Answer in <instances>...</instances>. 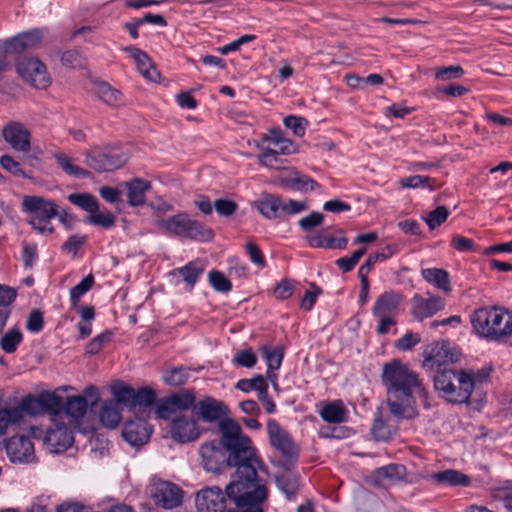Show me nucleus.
Here are the masks:
<instances>
[{
	"mask_svg": "<svg viewBox=\"0 0 512 512\" xmlns=\"http://www.w3.org/2000/svg\"><path fill=\"white\" fill-rule=\"evenodd\" d=\"M45 442L52 448V451L59 452L72 446L73 435L64 423H55L54 428L47 429Z\"/></svg>",
	"mask_w": 512,
	"mask_h": 512,
	"instance_id": "nucleus-22",
	"label": "nucleus"
},
{
	"mask_svg": "<svg viewBox=\"0 0 512 512\" xmlns=\"http://www.w3.org/2000/svg\"><path fill=\"white\" fill-rule=\"evenodd\" d=\"M168 398L171 402L170 404L173 405L179 413L189 409L192 410L195 402V394L189 389H181L178 392L169 395Z\"/></svg>",
	"mask_w": 512,
	"mask_h": 512,
	"instance_id": "nucleus-38",
	"label": "nucleus"
},
{
	"mask_svg": "<svg viewBox=\"0 0 512 512\" xmlns=\"http://www.w3.org/2000/svg\"><path fill=\"white\" fill-rule=\"evenodd\" d=\"M397 252L396 245H386L382 251L370 254L365 262L360 266L358 274H362L368 277L369 272L373 269L374 265L379 262L388 259Z\"/></svg>",
	"mask_w": 512,
	"mask_h": 512,
	"instance_id": "nucleus-37",
	"label": "nucleus"
},
{
	"mask_svg": "<svg viewBox=\"0 0 512 512\" xmlns=\"http://www.w3.org/2000/svg\"><path fill=\"white\" fill-rule=\"evenodd\" d=\"M275 483L288 500H294L296 498L299 489V477L296 474L286 472L275 475Z\"/></svg>",
	"mask_w": 512,
	"mask_h": 512,
	"instance_id": "nucleus-33",
	"label": "nucleus"
},
{
	"mask_svg": "<svg viewBox=\"0 0 512 512\" xmlns=\"http://www.w3.org/2000/svg\"><path fill=\"white\" fill-rule=\"evenodd\" d=\"M6 453L12 462H30L34 457V446L25 435L9 438L5 445Z\"/></svg>",
	"mask_w": 512,
	"mask_h": 512,
	"instance_id": "nucleus-20",
	"label": "nucleus"
},
{
	"mask_svg": "<svg viewBox=\"0 0 512 512\" xmlns=\"http://www.w3.org/2000/svg\"><path fill=\"white\" fill-rule=\"evenodd\" d=\"M431 478L438 484L449 486H469L470 478L468 475L453 469H447L436 472Z\"/></svg>",
	"mask_w": 512,
	"mask_h": 512,
	"instance_id": "nucleus-31",
	"label": "nucleus"
},
{
	"mask_svg": "<svg viewBox=\"0 0 512 512\" xmlns=\"http://www.w3.org/2000/svg\"><path fill=\"white\" fill-rule=\"evenodd\" d=\"M124 51L129 53L131 57L135 60L138 71L148 80L156 82L160 73L156 69V67L152 64L149 56L142 50L134 47L128 46L124 48Z\"/></svg>",
	"mask_w": 512,
	"mask_h": 512,
	"instance_id": "nucleus-26",
	"label": "nucleus"
},
{
	"mask_svg": "<svg viewBox=\"0 0 512 512\" xmlns=\"http://www.w3.org/2000/svg\"><path fill=\"white\" fill-rule=\"evenodd\" d=\"M42 37L43 32L39 28L27 30L0 41V50L4 54H20L25 50L35 48L41 42Z\"/></svg>",
	"mask_w": 512,
	"mask_h": 512,
	"instance_id": "nucleus-14",
	"label": "nucleus"
},
{
	"mask_svg": "<svg viewBox=\"0 0 512 512\" xmlns=\"http://www.w3.org/2000/svg\"><path fill=\"white\" fill-rule=\"evenodd\" d=\"M265 142L272 147V151H275L278 156L289 154L292 147L290 140L279 136L265 137L262 143L264 144Z\"/></svg>",
	"mask_w": 512,
	"mask_h": 512,
	"instance_id": "nucleus-54",
	"label": "nucleus"
},
{
	"mask_svg": "<svg viewBox=\"0 0 512 512\" xmlns=\"http://www.w3.org/2000/svg\"><path fill=\"white\" fill-rule=\"evenodd\" d=\"M433 382L440 396L454 404L468 402L474 389V379L471 373L447 367L437 371L433 376Z\"/></svg>",
	"mask_w": 512,
	"mask_h": 512,
	"instance_id": "nucleus-4",
	"label": "nucleus"
},
{
	"mask_svg": "<svg viewBox=\"0 0 512 512\" xmlns=\"http://www.w3.org/2000/svg\"><path fill=\"white\" fill-rule=\"evenodd\" d=\"M464 74V70L460 65L446 66L438 69L435 77L440 81L458 79Z\"/></svg>",
	"mask_w": 512,
	"mask_h": 512,
	"instance_id": "nucleus-62",
	"label": "nucleus"
},
{
	"mask_svg": "<svg viewBox=\"0 0 512 512\" xmlns=\"http://www.w3.org/2000/svg\"><path fill=\"white\" fill-rule=\"evenodd\" d=\"M474 331L491 341L505 342L512 336V312L498 307H482L471 315Z\"/></svg>",
	"mask_w": 512,
	"mask_h": 512,
	"instance_id": "nucleus-3",
	"label": "nucleus"
},
{
	"mask_svg": "<svg viewBox=\"0 0 512 512\" xmlns=\"http://www.w3.org/2000/svg\"><path fill=\"white\" fill-rule=\"evenodd\" d=\"M110 389L115 400L114 403H116V405L122 404L130 408L134 388L122 381H116L111 385Z\"/></svg>",
	"mask_w": 512,
	"mask_h": 512,
	"instance_id": "nucleus-43",
	"label": "nucleus"
},
{
	"mask_svg": "<svg viewBox=\"0 0 512 512\" xmlns=\"http://www.w3.org/2000/svg\"><path fill=\"white\" fill-rule=\"evenodd\" d=\"M87 221L90 224L95 225V226H101V227H104V228H111L115 224V217L109 211H106L105 213H103V212L99 213L97 211V212L91 213L88 216Z\"/></svg>",
	"mask_w": 512,
	"mask_h": 512,
	"instance_id": "nucleus-58",
	"label": "nucleus"
},
{
	"mask_svg": "<svg viewBox=\"0 0 512 512\" xmlns=\"http://www.w3.org/2000/svg\"><path fill=\"white\" fill-rule=\"evenodd\" d=\"M400 303L401 295L399 293L385 292L377 298L372 313L374 316H393L398 311Z\"/></svg>",
	"mask_w": 512,
	"mask_h": 512,
	"instance_id": "nucleus-27",
	"label": "nucleus"
},
{
	"mask_svg": "<svg viewBox=\"0 0 512 512\" xmlns=\"http://www.w3.org/2000/svg\"><path fill=\"white\" fill-rule=\"evenodd\" d=\"M89 403L85 396L72 395L67 396L65 401L61 400V408L59 409V416L65 413L71 417L74 421H79L86 414Z\"/></svg>",
	"mask_w": 512,
	"mask_h": 512,
	"instance_id": "nucleus-28",
	"label": "nucleus"
},
{
	"mask_svg": "<svg viewBox=\"0 0 512 512\" xmlns=\"http://www.w3.org/2000/svg\"><path fill=\"white\" fill-rule=\"evenodd\" d=\"M259 148L262 151L261 154L257 156L259 163L269 168H278L279 156L275 151H272V147L270 145L264 146L262 143Z\"/></svg>",
	"mask_w": 512,
	"mask_h": 512,
	"instance_id": "nucleus-57",
	"label": "nucleus"
},
{
	"mask_svg": "<svg viewBox=\"0 0 512 512\" xmlns=\"http://www.w3.org/2000/svg\"><path fill=\"white\" fill-rule=\"evenodd\" d=\"M267 434L270 445L286 459H294L298 455L297 447L288 431L283 429L275 419H268Z\"/></svg>",
	"mask_w": 512,
	"mask_h": 512,
	"instance_id": "nucleus-12",
	"label": "nucleus"
},
{
	"mask_svg": "<svg viewBox=\"0 0 512 512\" xmlns=\"http://www.w3.org/2000/svg\"><path fill=\"white\" fill-rule=\"evenodd\" d=\"M332 227H327L318 232H310L305 236L306 241L312 248L323 249H340L343 250L347 247L348 239L343 235L342 229H337L336 233L339 237H334L329 234Z\"/></svg>",
	"mask_w": 512,
	"mask_h": 512,
	"instance_id": "nucleus-18",
	"label": "nucleus"
},
{
	"mask_svg": "<svg viewBox=\"0 0 512 512\" xmlns=\"http://www.w3.org/2000/svg\"><path fill=\"white\" fill-rule=\"evenodd\" d=\"M85 164L96 172H110L121 168L129 153L121 146L94 147L85 152Z\"/></svg>",
	"mask_w": 512,
	"mask_h": 512,
	"instance_id": "nucleus-7",
	"label": "nucleus"
},
{
	"mask_svg": "<svg viewBox=\"0 0 512 512\" xmlns=\"http://www.w3.org/2000/svg\"><path fill=\"white\" fill-rule=\"evenodd\" d=\"M256 362L257 357L252 349L240 350L233 358L234 364L245 368H252Z\"/></svg>",
	"mask_w": 512,
	"mask_h": 512,
	"instance_id": "nucleus-61",
	"label": "nucleus"
},
{
	"mask_svg": "<svg viewBox=\"0 0 512 512\" xmlns=\"http://www.w3.org/2000/svg\"><path fill=\"white\" fill-rule=\"evenodd\" d=\"M266 383L267 381L262 375H257L252 379L239 380L236 384V388L243 392H249L251 390L259 391L260 388Z\"/></svg>",
	"mask_w": 512,
	"mask_h": 512,
	"instance_id": "nucleus-64",
	"label": "nucleus"
},
{
	"mask_svg": "<svg viewBox=\"0 0 512 512\" xmlns=\"http://www.w3.org/2000/svg\"><path fill=\"white\" fill-rule=\"evenodd\" d=\"M386 388V402L390 413L402 419L417 415L414 394L426 396L425 388L417 375L399 360L384 364L381 374Z\"/></svg>",
	"mask_w": 512,
	"mask_h": 512,
	"instance_id": "nucleus-2",
	"label": "nucleus"
},
{
	"mask_svg": "<svg viewBox=\"0 0 512 512\" xmlns=\"http://www.w3.org/2000/svg\"><path fill=\"white\" fill-rule=\"evenodd\" d=\"M208 280L214 290L221 293H227L232 289L230 280L224 273L218 270H211L208 274Z\"/></svg>",
	"mask_w": 512,
	"mask_h": 512,
	"instance_id": "nucleus-50",
	"label": "nucleus"
},
{
	"mask_svg": "<svg viewBox=\"0 0 512 512\" xmlns=\"http://www.w3.org/2000/svg\"><path fill=\"white\" fill-rule=\"evenodd\" d=\"M18 75L27 83L38 89L49 86L50 77L46 66L36 57H22L15 63Z\"/></svg>",
	"mask_w": 512,
	"mask_h": 512,
	"instance_id": "nucleus-9",
	"label": "nucleus"
},
{
	"mask_svg": "<svg viewBox=\"0 0 512 512\" xmlns=\"http://www.w3.org/2000/svg\"><path fill=\"white\" fill-rule=\"evenodd\" d=\"M282 184L293 190H315L319 185L312 178L295 173L293 177L286 178L282 181Z\"/></svg>",
	"mask_w": 512,
	"mask_h": 512,
	"instance_id": "nucleus-46",
	"label": "nucleus"
},
{
	"mask_svg": "<svg viewBox=\"0 0 512 512\" xmlns=\"http://www.w3.org/2000/svg\"><path fill=\"white\" fill-rule=\"evenodd\" d=\"M431 182H434V179L429 176L414 175L400 179L399 184L403 188L415 189L418 187H428L430 190H433L434 186Z\"/></svg>",
	"mask_w": 512,
	"mask_h": 512,
	"instance_id": "nucleus-52",
	"label": "nucleus"
},
{
	"mask_svg": "<svg viewBox=\"0 0 512 512\" xmlns=\"http://www.w3.org/2000/svg\"><path fill=\"white\" fill-rule=\"evenodd\" d=\"M261 353L268 367L267 377L270 380H272V378H275L276 375H271L269 371L277 370L280 368L283 360V350L280 347L271 348L268 346H264L261 349Z\"/></svg>",
	"mask_w": 512,
	"mask_h": 512,
	"instance_id": "nucleus-42",
	"label": "nucleus"
},
{
	"mask_svg": "<svg viewBox=\"0 0 512 512\" xmlns=\"http://www.w3.org/2000/svg\"><path fill=\"white\" fill-rule=\"evenodd\" d=\"M93 284L94 277L89 274L79 284L70 289V300L73 307L78 305L80 298L92 288Z\"/></svg>",
	"mask_w": 512,
	"mask_h": 512,
	"instance_id": "nucleus-49",
	"label": "nucleus"
},
{
	"mask_svg": "<svg viewBox=\"0 0 512 512\" xmlns=\"http://www.w3.org/2000/svg\"><path fill=\"white\" fill-rule=\"evenodd\" d=\"M205 270V264L202 260L196 259L188 262L186 265L175 268L169 272V276L175 280V283L178 284L180 279L186 283L189 290H191L200 276L203 274Z\"/></svg>",
	"mask_w": 512,
	"mask_h": 512,
	"instance_id": "nucleus-21",
	"label": "nucleus"
},
{
	"mask_svg": "<svg viewBox=\"0 0 512 512\" xmlns=\"http://www.w3.org/2000/svg\"><path fill=\"white\" fill-rule=\"evenodd\" d=\"M449 216V211L446 206H438L433 211H430L427 215L422 216V219L426 222L430 230H434L444 223Z\"/></svg>",
	"mask_w": 512,
	"mask_h": 512,
	"instance_id": "nucleus-48",
	"label": "nucleus"
},
{
	"mask_svg": "<svg viewBox=\"0 0 512 512\" xmlns=\"http://www.w3.org/2000/svg\"><path fill=\"white\" fill-rule=\"evenodd\" d=\"M155 224L165 233L191 240L210 241L214 237L212 229L190 218L186 213H178L167 218L158 217Z\"/></svg>",
	"mask_w": 512,
	"mask_h": 512,
	"instance_id": "nucleus-5",
	"label": "nucleus"
},
{
	"mask_svg": "<svg viewBox=\"0 0 512 512\" xmlns=\"http://www.w3.org/2000/svg\"><path fill=\"white\" fill-rule=\"evenodd\" d=\"M112 338V333L110 331H105L95 338H93L86 347V353L90 355L97 354L104 344L108 343Z\"/></svg>",
	"mask_w": 512,
	"mask_h": 512,
	"instance_id": "nucleus-63",
	"label": "nucleus"
},
{
	"mask_svg": "<svg viewBox=\"0 0 512 512\" xmlns=\"http://www.w3.org/2000/svg\"><path fill=\"white\" fill-rule=\"evenodd\" d=\"M60 62L62 66L69 69H80L85 67V58L76 49H68L62 52Z\"/></svg>",
	"mask_w": 512,
	"mask_h": 512,
	"instance_id": "nucleus-47",
	"label": "nucleus"
},
{
	"mask_svg": "<svg viewBox=\"0 0 512 512\" xmlns=\"http://www.w3.org/2000/svg\"><path fill=\"white\" fill-rule=\"evenodd\" d=\"M22 211L28 214L27 222L40 234H52L51 219L58 215V205L52 201L36 195H25L21 202Z\"/></svg>",
	"mask_w": 512,
	"mask_h": 512,
	"instance_id": "nucleus-6",
	"label": "nucleus"
},
{
	"mask_svg": "<svg viewBox=\"0 0 512 512\" xmlns=\"http://www.w3.org/2000/svg\"><path fill=\"white\" fill-rule=\"evenodd\" d=\"M19 403L24 412L30 416L45 413L51 416H59L61 397L52 392H43L36 397L31 395L25 396Z\"/></svg>",
	"mask_w": 512,
	"mask_h": 512,
	"instance_id": "nucleus-10",
	"label": "nucleus"
},
{
	"mask_svg": "<svg viewBox=\"0 0 512 512\" xmlns=\"http://www.w3.org/2000/svg\"><path fill=\"white\" fill-rule=\"evenodd\" d=\"M346 409L341 401L325 404L320 410L321 418L328 423H341L345 420Z\"/></svg>",
	"mask_w": 512,
	"mask_h": 512,
	"instance_id": "nucleus-36",
	"label": "nucleus"
},
{
	"mask_svg": "<svg viewBox=\"0 0 512 512\" xmlns=\"http://www.w3.org/2000/svg\"><path fill=\"white\" fill-rule=\"evenodd\" d=\"M1 135L13 150L23 154L31 151V132L23 123L18 121L8 122L2 128Z\"/></svg>",
	"mask_w": 512,
	"mask_h": 512,
	"instance_id": "nucleus-15",
	"label": "nucleus"
},
{
	"mask_svg": "<svg viewBox=\"0 0 512 512\" xmlns=\"http://www.w3.org/2000/svg\"><path fill=\"white\" fill-rule=\"evenodd\" d=\"M171 438L178 443L195 441L199 435V429L195 418L180 415L172 419L170 423Z\"/></svg>",
	"mask_w": 512,
	"mask_h": 512,
	"instance_id": "nucleus-17",
	"label": "nucleus"
},
{
	"mask_svg": "<svg viewBox=\"0 0 512 512\" xmlns=\"http://www.w3.org/2000/svg\"><path fill=\"white\" fill-rule=\"evenodd\" d=\"M412 300L413 314L419 320L432 317L445 306L444 299L439 296H429V298H424L421 295L416 294Z\"/></svg>",
	"mask_w": 512,
	"mask_h": 512,
	"instance_id": "nucleus-23",
	"label": "nucleus"
},
{
	"mask_svg": "<svg viewBox=\"0 0 512 512\" xmlns=\"http://www.w3.org/2000/svg\"><path fill=\"white\" fill-rule=\"evenodd\" d=\"M201 464L207 472L220 473L229 468L225 450L220 441H211L201 445L199 449Z\"/></svg>",
	"mask_w": 512,
	"mask_h": 512,
	"instance_id": "nucleus-16",
	"label": "nucleus"
},
{
	"mask_svg": "<svg viewBox=\"0 0 512 512\" xmlns=\"http://www.w3.org/2000/svg\"><path fill=\"white\" fill-rule=\"evenodd\" d=\"M150 496L156 506L169 510L182 504L183 492L174 483L160 481L151 486Z\"/></svg>",
	"mask_w": 512,
	"mask_h": 512,
	"instance_id": "nucleus-13",
	"label": "nucleus"
},
{
	"mask_svg": "<svg viewBox=\"0 0 512 512\" xmlns=\"http://www.w3.org/2000/svg\"><path fill=\"white\" fill-rule=\"evenodd\" d=\"M257 210L267 219L281 216L282 197L276 194H264L255 202Z\"/></svg>",
	"mask_w": 512,
	"mask_h": 512,
	"instance_id": "nucleus-29",
	"label": "nucleus"
},
{
	"mask_svg": "<svg viewBox=\"0 0 512 512\" xmlns=\"http://www.w3.org/2000/svg\"><path fill=\"white\" fill-rule=\"evenodd\" d=\"M99 418L104 426L111 429L117 427L121 420V415L116 403L112 401L104 402L101 406Z\"/></svg>",
	"mask_w": 512,
	"mask_h": 512,
	"instance_id": "nucleus-41",
	"label": "nucleus"
},
{
	"mask_svg": "<svg viewBox=\"0 0 512 512\" xmlns=\"http://www.w3.org/2000/svg\"><path fill=\"white\" fill-rule=\"evenodd\" d=\"M156 402V393L149 387H142L138 390L134 389L133 397L129 410L134 411L136 408H146L152 406Z\"/></svg>",
	"mask_w": 512,
	"mask_h": 512,
	"instance_id": "nucleus-39",
	"label": "nucleus"
},
{
	"mask_svg": "<svg viewBox=\"0 0 512 512\" xmlns=\"http://www.w3.org/2000/svg\"><path fill=\"white\" fill-rule=\"evenodd\" d=\"M53 157L56 160L58 166L67 175L79 178H87L91 175V173L88 170H85L75 165L73 163V159L63 152H55L53 154Z\"/></svg>",
	"mask_w": 512,
	"mask_h": 512,
	"instance_id": "nucleus-35",
	"label": "nucleus"
},
{
	"mask_svg": "<svg viewBox=\"0 0 512 512\" xmlns=\"http://www.w3.org/2000/svg\"><path fill=\"white\" fill-rule=\"evenodd\" d=\"M0 165L7 172L14 176L29 179L31 178L22 168L18 161L14 160L10 155H3L0 157Z\"/></svg>",
	"mask_w": 512,
	"mask_h": 512,
	"instance_id": "nucleus-55",
	"label": "nucleus"
},
{
	"mask_svg": "<svg viewBox=\"0 0 512 512\" xmlns=\"http://www.w3.org/2000/svg\"><path fill=\"white\" fill-rule=\"evenodd\" d=\"M170 403L171 402H170L168 396L161 398L157 402V406L155 409V415L157 418L172 421L173 418L179 417L178 416L179 412Z\"/></svg>",
	"mask_w": 512,
	"mask_h": 512,
	"instance_id": "nucleus-51",
	"label": "nucleus"
},
{
	"mask_svg": "<svg viewBox=\"0 0 512 512\" xmlns=\"http://www.w3.org/2000/svg\"><path fill=\"white\" fill-rule=\"evenodd\" d=\"M220 445L225 450L229 468H235L234 479L229 490L234 495L255 494L268 496L266 481L258 476L261 461L252 440L243 433L241 426L233 419L222 420L219 424Z\"/></svg>",
	"mask_w": 512,
	"mask_h": 512,
	"instance_id": "nucleus-1",
	"label": "nucleus"
},
{
	"mask_svg": "<svg viewBox=\"0 0 512 512\" xmlns=\"http://www.w3.org/2000/svg\"><path fill=\"white\" fill-rule=\"evenodd\" d=\"M152 433V427L143 419L126 420L122 429V436L132 446L145 444Z\"/></svg>",
	"mask_w": 512,
	"mask_h": 512,
	"instance_id": "nucleus-19",
	"label": "nucleus"
},
{
	"mask_svg": "<svg viewBox=\"0 0 512 512\" xmlns=\"http://www.w3.org/2000/svg\"><path fill=\"white\" fill-rule=\"evenodd\" d=\"M23 340V334L18 328L8 330L0 339L1 349L7 353L12 354L17 350V347Z\"/></svg>",
	"mask_w": 512,
	"mask_h": 512,
	"instance_id": "nucleus-45",
	"label": "nucleus"
},
{
	"mask_svg": "<svg viewBox=\"0 0 512 512\" xmlns=\"http://www.w3.org/2000/svg\"><path fill=\"white\" fill-rule=\"evenodd\" d=\"M229 413V408L223 401L211 396H204L198 401L195 400L192 407V416L195 420L205 423H220L222 420L229 419Z\"/></svg>",
	"mask_w": 512,
	"mask_h": 512,
	"instance_id": "nucleus-11",
	"label": "nucleus"
},
{
	"mask_svg": "<svg viewBox=\"0 0 512 512\" xmlns=\"http://www.w3.org/2000/svg\"><path fill=\"white\" fill-rule=\"evenodd\" d=\"M229 484L225 492L219 487H207L200 490L196 495L195 505L198 512H235V501H232Z\"/></svg>",
	"mask_w": 512,
	"mask_h": 512,
	"instance_id": "nucleus-8",
	"label": "nucleus"
},
{
	"mask_svg": "<svg viewBox=\"0 0 512 512\" xmlns=\"http://www.w3.org/2000/svg\"><path fill=\"white\" fill-rule=\"evenodd\" d=\"M232 501H235V507L238 508L235 512H265L264 506L267 502L268 496L255 495L234 491V495L230 492L229 494Z\"/></svg>",
	"mask_w": 512,
	"mask_h": 512,
	"instance_id": "nucleus-24",
	"label": "nucleus"
},
{
	"mask_svg": "<svg viewBox=\"0 0 512 512\" xmlns=\"http://www.w3.org/2000/svg\"><path fill=\"white\" fill-rule=\"evenodd\" d=\"M44 327L43 312L39 309H33L27 318L26 328L31 333H38Z\"/></svg>",
	"mask_w": 512,
	"mask_h": 512,
	"instance_id": "nucleus-60",
	"label": "nucleus"
},
{
	"mask_svg": "<svg viewBox=\"0 0 512 512\" xmlns=\"http://www.w3.org/2000/svg\"><path fill=\"white\" fill-rule=\"evenodd\" d=\"M324 222V215L320 212H311L309 215L301 218L298 222L299 227L304 231H311L313 228L321 226Z\"/></svg>",
	"mask_w": 512,
	"mask_h": 512,
	"instance_id": "nucleus-59",
	"label": "nucleus"
},
{
	"mask_svg": "<svg viewBox=\"0 0 512 512\" xmlns=\"http://www.w3.org/2000/svg\"><path fill=\"white\" fill-rule=\"evenodd\" d=\"M284 125L291 129L295 136L302 137L305 134L308 121L303 117L290 115L284 118Z\"/></svg>",
	"mask_w": 512,
	"mask_h": 512,
	"instance_id": "nucleus-56",
	"label": "nucleus"
},
{
	"mask_svg": "<svg viewBox=\"0 0 512 512\" xmlns=\"http://www.w3.org/2000/svg\"><path fill=\"white\" fill-rule=\"evenodd\" d=\"M68 201L81 209L91 213L97 212L99 209L96 198L89 193H72L67 197Z\"/></svg>",
	"mask_w": 512,
	"mask_h": 512,
	"instance_id": "nucleus-44",
	"label": "nucleus"
},
{
	"mask_svg": "<svg viewBox=\"0 0 512 512\" xmlns=\"http://www.w3.org/2000/svg\"><path fill=\"white\" fill-rule=\"evenodd\" d=\"M421 275L426 282L434 285L446 294L451 292L449 273L446 270L442 268H426L422 269Z\"/></svg>",
	"mask_w": 512,
	"mask_h": 512,
	"instance_id": "nucleus-30",
	"label": "nucleus"
},
{
	"mask_svg": "<svg viewBox=\"0 0 512 512\" xmlns=\"http://www.w3.org/2000/svg\"><path fill=\"white\" fill-rule=\"evenodd\" d=\"M406 468L401 464H389L377 468L372 474L374 485L384 487L404 478Z\"/></svg>",
	"mask_w": 512,
	"mask_h": 512,
	"instance_id": "nucleus-25",
	"label": "nucleus"
},
{
	"mask_svg": "<svg viewBox=\"0 0 512 512\" xmlns=\"http://www.w3.org/2000/svg\"><path fill=\"white\" fill-rule=\"evenodd\" d=\"M425 359L423 361L424 367L433 368L434 366L441 367L442 363L448 358V350L444 343L439 342L427 347L424 351Z\"/></svg>",
	"mask_w": 512,
	"mask_h": 512,
	"instance_id": "nucleus-34",
	"label": "nucleus"
},
{
	"mask_svg": "<svg viewBox=\"0 0 512 512\" xmlns=\"http://www.w3.org/2000/svg\"><path fill=\"white\" fill-rule=\"evenodd\" d=\"M189 373L185 367H174L164 375V382L171 386H180L186 383Z\"/></svg>",
	"mask_w": 512,
	"mask_h": 512,
	"instance_id": "nucleus-53",
	"label": "nucleus"
},
{
	"mask_svg": "<svg viewBox=\"0 0 512 512\" xmlns=\"http://www.w3.org/2000/svg\"><path fill=\"white\" fill-rule=\"evenodd\" d=\"M93 90L96 96L108 105H116L121 101V93L107 82H95Z\"/></svg>",
	"mask_w": 512,
	"mask_h": 512,
	"instance_id": "nucleus-40",
	"label": "nucleus"
},
{
	"mask_svg": "<svg viewBox=\"0 0 512 512\" xmlns=\"http://www.w3.org/2000/svg\"><path fill=\"white\" fill-rule=\"evenodd\" d=\"M123 185L127 188L128 203L131 206L144 203L145 193L150 189V182L134 178L131 182H125Z\"/></svg>",
	"mask_w": 512,
	"mask_h": 512,
	"instance_id": "nucleus-32",
	"label": "nucleus"
}]
</instances>
